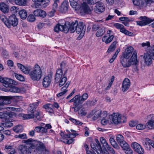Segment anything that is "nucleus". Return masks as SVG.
I'll return each mask as SVG.
<instances>
[{
	"mask_svg": "<svg viewBox=\"0 0 154 154\" xmlns=\"http://www.w3.org/2000/svg\"><path fill=\"white\" fill-rule=\"evenodd\" d=\"M17 66L25 74H29L30 78L33 81H38L42 76V70L38 64L35 65L32 68L30 66L25 67L22 64L17 63Z\"/></svg>",
	"mask_w": 154,
	"mask_h": 154,
	"instance_id": "f257e3e1",
	"label": "nucleus"
},
{
	"mask_svg": "<svg viewBox=\"0 0 154 154\" xmlns=\"http://www.w3.org/2000/svg\"><path fill=\"white\" fill-rule=\"evenodd\" d=\"M68 27H69V31L71 33H73L75 31L77 33L80 34L78 37V40H80L82 38L86 30V26L83 22H80L78 23L77 20H75L71 23L69 22Z\"/></svg>",
	"mask_w": 154,
	"mask_h": 154,
	"instance_id": "f03ea898",
	"label": "nucleus"
},
{
	"mask_svg": "<svg viewBox=\"0 0 154 154\" xmlns=\"http://www.w3.org/2000/svg\"><path fill=\"white\" fill-rule=\"evenodd\" d=\"M12 97L11 96H0V110L4 109L8 110H12L16 111H19L20 108H15L12 107H7L4 108L2 106L5 105L10 104L11 102V100Z\"/></svg>",
	"mask_w": 154,
	"mask_h": 154,
	"instance_id": "7ed1b4c3",
	"label": "nucleus"
},
{
	"mask_svg": "<svg viewBox=\"0 0 154 154\" xmlns=\"http://www.w3.org/2000/svg\"><path fill=\"white\" fill-rule=\"evenodd\" d=\"M138 62L137 54L136 52H134L130 59L123 57V59L121 60L122 66L124 68L129 67L131 64H134L136 66Z\"/></svg>",
	"mask_w": 154,
	"mask_h": 154,
	"instance_id": "20e7f679",
	"label": "nucleus"
},
{
	"mask_svg": "<svg viewBox=\"0 0 154 154\" xmlns=\"http://www.w3.org/2000/svg\"><path fill=\"white\" fill-rule=\"evenodd\" d=\"M1 19L8 28H10L11 26H15L18 23L17 19L14 14L10 16L8 19H7L5 16H2Z\"/></svg>",
	"mask_w": 154,
	"mask_h": 154,
	"instance_id": "39448f33",
	"label": "nucleus"
},
{
	"mask_svg": "<svg viewBox=\"0 0 154 154\" xmlns=\"http://www.w3.org/2000/svg\"><path fill=\"white\" fill-rule=\"evenodd\" d=\"M42 145V143L40 141L33 140L29 142L28 150V154H37L38 150L41 149L39 148Z\"/></svg>",
	"mask_w": 154,
	"mask_h": 154,
	"instance_id": "423d86ee",
	"label": "nucleus"
},
{
	"mask_svg": "<svg viewBox=\"0 0 154 154\" xmlns=\"http://www.w3.org/2000/svg\"><path fill=\"white\" fill-rule=\"evenodd\" d=\"M109 118L112 123L115 125H118L126 121V120H124L123 119L125 118L124 117L122 118L121 115L118 113H114L109 116Z\"/></svg>",
	"mask_w": 154,
	"mask_h": 154,
	"instance_id": "0eeeda50",
	"label": "nucleus"
},
{
	"mask_svg": "<svg viewBox=\"0 0 154 154\" xmlns=\"http://www.w3.org/2000/svg\"><path fill=\"white\" fill-rule=\"evenodd\" d=\"M69 22H67L65 24V26L63 25L60 24H57L54 27V31L57 33H58L59 31H64L65 33L68 32L69 31V27H68L69 26Z\"/></svg>",
	"mask_w": 154,
	"mask_h": 154,
	"instance_id": "6e6552de",
	"label": "nucleus"
},
{
	"mask_svg": "<svg viewBox=\"0 0 154 154\" xmlns=\"http://www.w3.org/2000/svg\"><path fill=\"white\" fill-rule=\"evenodd\" d=\"M139 19L141 20L137 21V23L141 26L147 25L154 21V19L152 20L145 16L140 17Z\"/></svg>",
	"mask_w": 154,
	"mask_h": 154,
	"instance_id": "1a4fd4ad",
	"label": "nucleus"
},
{
	"mask_svg": "<svg viewBox=\"0 0 154 154\" xmlns=\"http://www.w3.org/2000/svg\"><path fill=\"white\" fill-rule=\"evenodd\" d=\"M1 82L3 83L4 86L6 88H8L12 85H16L17 84L16 81L7 78H3L2 79Z\"/></svg>",
	"mask_w": 154,
	"mask_h": 154,
	"instance_id": "9d476101",
	"label": "nucleus"
},
{
	"mask_svg": "<svg viewBox=\"0 0 154 154\" xmlns=\"http://www.w3.org/2000/svg\"><path fill=\"white\" fill-rule=\"evenodd\" d=\"M32 140V139L31 138L24 140L26 144L19 146V149L22 154H28L29 142Z\"/></svg>",
	"mask_w": 154,
	"mask_h": 154,
	"instance_id": "9b49d317",
	"label": "nucleus"
},
{
	"mask_svg": "<svg viewBox=\"0 0 154 154\" xmlns=\"http://www.w3.org/2000/svg\"><path fill=\"white\" fill-rule=\"evenodd\" d=\"M34 2L35 8H38L40 6L44 8L46 7L48 5L49 0H32Z\"/></svg>",
	"mask_w": 154,
	"mask_h": 154,
	"instance_id": "f8f14e48",
	"label": "nucleus"
},
{
	"mask_svg": "<svg viewBox=\"0 0 154 154\" xmlns=\"http://www.w3.org/2000/svg\"><path fill=\"white\" fill-rule=\"evenodd\" d=\"M96 5L94 9L96 13L100 14L104 11L105 7L103 3L99 2H96Z\"/></svg>",
	"mask_w": 154,
	"mask_h": 154,
	"instance_id": "ddd939ff",
	"label": "nucleus"
},
{
	"mask_svg": "<svg viewBox=\"0 0 154 154\" xmlns=\"http://www.w3.org/2000/svg\"><path fill=\"white\" fill-rule=\"evenodd\" d=\"M91 148L95 151L98 154H101L102 152V150L99 141L97 140L96 143H92L91 144Z\"/></svg>",
	"mask_w": 154,
	"mask_h": 154,
	"instance_id": "4468645a",
	"label": "nucleus"
},
{
	"mask_svg": "<svg viewBox=\"0 0 154 154\" xmlns=\"http://www.w3.org/2000/svg\"><path fill=\"white\" fill-rule=\"evenodd\" d=\"M131 146L134 150L139 154H143L144 152L143 149L141 146L137 142L133 143Z\"/></svg>",
	"mask_w": 154,
	"mask_h": 154,
	"instance_id": "2eb2a0df",
	"label": "nucleus"
},
{
	"mask_svg": "<svg viewBox=\"0 0 154 154\" xmlns=\"http://www.w3.org/2000/svg\"><path fill=\"white\" fill-rule=\"evenodd\" d=\"M119 145L123 149L125 150V152L126 154H132V150L130 147L129 146L125 141Z\"/></svg>",
	"mask_w": 154,
	"mask_h": 154,
	"instance_id": "dca6fc26",
	"label": "nucleus"
},
{
	"mask_svg": "<svg viewBox=\"0 0 154 154\" xmlns=\"http://www.w3.org/2000/svg\"><path fill=\"white\" fill-rule=\"evenodd\" d=\"M119 145L123 149L125 150V152L126 154H132V150L130 147L129 146L125 141Z\"/></svg>",
	"mask_w": 154,
	"mask_h": 154,
	"instance_id": "f3484780",
	"label": "nucleus"
},
{
	"mask_svg": "<svg viewBox=\"0 0 154 154\" xmlns=\"http://www.w3.org/2000/svg\"><path fill=\"white\" fill-rule=\"evenodd\" d=\"M136 52L134 51V49L132 47L129 46L125 49L124 54V57L129 58L131 55L132 56L134 52Z\"/></svg>",
	"mask_w": 154,
	"mask_h": 154,
	"instance_id": "a211bd4d",
	"label": "nucleus"
},
{
	"mask_svg": "<svg viewBox=\"0 0 154 154\" xmlns=\"http://www.w3.org/2000/svg\"><path fill=\"white\" fill-rule=\"evenodd\" d=\"M152 56L148 53H144L143 56V59L145 64L147 65H149L152 63Z\"/></svg>",
	"mask_w": 154,
	"mask_h": 154,
	"instance_id": "6ab92c4d",
	"label": "nucleus"
},
{
	"mask_svg": "<svg viewBox=\"0 0 154 154\" xmlns=\"http://www.w3.org/2000/svg\"><path fill=\"white\" fill-rule=\"evenodd\" d=\"M22 91L21 88H19L12 85L8 88L5 89V91L7 92H10L12 93H19L21 92Z\"/></svg>",
	"mask_w": 154,
	"mask_h": 154,
	"instance_id": "aec40b11",
	"label": "nucleus"
},
{
	"mask_svg": "<svg viewBox=\"0 0 154 154\" xmlns=\"http://www.w3.org/2000/svg\"><path fill=\"white\" fill-rule=\"evenodd\" d=\"M71 6L75 9V10H79L81 8V2L78 0H69Z\"/></svg>",
	"mask_w": 154,
	"mask_h": 154,
	"instance_id": "412c9836",
	"label": "nucleus"
},
{
	"mask_svg": "<svg viewBox=\"0 0 154 154\" xmlns=\"http://www.w3.org/2000/svg\"><path fill=\"white\" fill-rule=\"evenodd\" d=\"M80 10L87 14H91V10L87 4L85 2H83L82 4L81 3V8H80Z\"/></svg>",
	"mask_w": 154,
	"mask_h": 154,
	"instance_id": "4be33fe9",
	"label": "nucleus"
},
{
	"mask_svg": "<svg viewBox=\"0 0 154 154\" xmlns=\"http://www.w3.org/2000/svg\"><path fill=\"white\" fill-rule=\"evenodd\" d=\"M130 85V83L129 80L128 79H125L122 84V91L123 92L126 91L129 89Z\"/></svg>",
	"mask_w": 154,
	"mask_h": 154,
	"instance_id": "5701e85b",
	"label": "nucleus"
},
{
	"mask_svg": "<svg viewBox=\"0 0 154 154\" xmlns=\"http://www.w3.org/2000/svg\"><path fill=\"white\" fill-rule=\"evenodd\" d=\"M34 15L36 17H40L44 18L46 15V12L43 10L40 9H37L33 11Z\"/></svg>",
	"mask_w": 154,
	"mask_h": 154,
	"instance_id": "b1692460",
	"label": "nucleus"
},
{
	"mask_svg": "<svg viewBox=\"0 0 154 154\" xmlns=\"http://www.w3.org/2000/svg\"><path fill=\"white\" fill-rule=\"evenodd\" d=\"M70 83V82L69 81H68L67 82L65 86L61 88V92L57 95V97H61L67 92L68 90L67 89V88H68Z\"/></svg>",
	"mask_w": 154,
	"mask_h": 154,
	"instance_id": "393cba45",
	"label": "nucleus"
},
{
	"mask_svg": "<svg viewBox=\"0 0 154 154\" xmlns=\"http://www.w3.org/2000/svg\"><path fill=\"white\" fill-rule=\"evenodd\" d=\"M51 81V76H46L44 77L43 79L42 85L45 88L48 87L50 85Z\"/></svg>",
	"mask_w": 154,
	"mask_h": 154,
	"instance_id": "a878e982",
	"label": "nucleus"
},
{
	"mask_svg": "<svg viewBox=\"0 0 154 154\" xmlns=\"http://www.w3.org/2000/svg\"><path fill=\"white\" fill-rule=\"evenodd\" d=\"M101 111V110H94L91 113V115H94L92 119L94 120H95L100 116Z\"/></svg>",
	"mask_w": 154,
	"mask_h": 154,
	"instance_id": "bb28decb",
	"label": "nucleus"
},
{
	"mask_svg": "<svg viewBox=\"0 0 154 154\" xmlns=\"http://www.w3.org/2000/svg\"><path fill=\"white\" fill-rule=\"evenodd\" d=\"M69 4L68 1H64L62 4L60 8V11L62 13L66 12L68 10Z\"/></svg>",
	"mask_w": 154,
	"mask_h": 154,
	"instance_id": "cd10ccee",
	"label": "nucleus"
},
{
	"mask_svg": "<svg viewBox=\"0 0 154 154\" xmlns=\"http://www.w3.org/2000/svg\"><path fill=\"white\" fill-rule=\"evenodd\" d=\"M65 76V75L63 76V72L61 69H57V70L56 75L55 77V81L56 82H58L60 81V79H61L63 77Z\"/></svg>",
	"mask_w": 154,
	"mask_h": 154,
	"instance_id": "c85d7f7f",
	"label": "nucleus"
},
{
	"mask_svg": "<svg viewBox=\"0 0 154 154\" xmlns=\"http://www.w3.org/2000/svg\"><path fill=\"white\" fill-rule=\"evenodd\" d=\"M5 150L9 152L8 154H17L13 147L9 145L5 146Z\"/></svg>",
	"mask_w": 154,
	"mask_h": 154,
	"instance_id": "c756f323",
	"label": "nucleus"
},
{
	"mask_svg": "<svg viewBox=\"0 0 154 154\" xmlns=\"http://www.w3.org/2000/svg\"><path fill=\"white\" fill-rule=\"evenodd\" d=\"M38 104V102L35 103L30 104L29 107L28 108V113L31 112V113L34 114V111H35Z\"/></svg>",
	"mask_w": 154,
	"mask_h": 154,
	"instance_id": "7c9ffc66",
	"label": "nucleus"
},
{
	"mask_svg": "<svg viewBox=\"0 0 154 154\" xmlns=\"http://www.w3.org/2000/svg\"><path fill=\"white\" fill-rule=\"evenodd\" d=\"M9 7L4 2L0 3V10L4 13H7L9 11Z\"/></svg>",
	"mask_w": 154,
	"mask_h": 154,
	"instance_id": "2f4dec72",
	"label": "nucleus"
},
{
	"mask_svg": "<svg viewBox=\"0 0 154 154\" xmlns=\"http://www.w3.org/2000/svg\"><path fill=\"white\" fill-rule=\"evenodd\" d=\"M146 140L144 146L147 150H149L151 148V146H152V141L148 138H146Z\"/></svg>",
	"mask_w": 154,
	"mask_h": 154,
	"instance_id": "473e14b6",
	"label": "nucleus"
},
{
	"mask_svg": "<svg viewBox=\"0 0 154 154\" xmlns=\"http://www.w3.org/2000/svg\"><path fill=\"white\" fill-rule=\"evenodd\" d=\"M75 102L73 103V105L75 107L78 106L83 102L82 100L80 95H77L75 96Z\"/></svg>",
	"mask_w": 154,
	"mask_h": 154,
	"instance_id": "72a5a7b5",
	"label": "nucleus"
},
{
	"mask_svg": "<svg viewBox=\"0 0 154 154\" xmlns=\"http://www.w3.org/2000/svg\"><path fill=\"white\" fill-rule=\"evenodd\" d=\"M113 35H109V37L107 36H104L102 38V41L104 42L106 44H107L110 43L113 40L114 38Z\"/></svg>",
	"mask_w": 154,
	"mask_h": 154,
	"instance_id": "f704fd0d",
	"label": "nucleus"
},
{
	"mask_svg": "<svg viewBox=\"0 0 154 154\" xmlns=\"http://www.w3.org/2000/svg\"><path fill=\"white\" fill-rule=\"evenodd\" d=\"M16 116L15 114L13 112H10L5 113L4 116V119L12 120L11 119Z\"/></svg>",
	"mask_w": 154,
	"mask_h": 154,
	"instance_id": "c9c22d12",
	"label": "nucleus"
},
{
	"mask_svg": "<svg viewBox=\"0 0 154 154\" xmlns=\"http://www.w3.org/2000/svg\"><path fill=\"white\" fill-rule=\"evenodd\" d=\"M117 42L115 41L112 42L109 47L107 52L110 53L113 52L116 48V44Z\"/></svg>",
	"mask_w": 154,
	"mask_h": 154,
	"instance_id": "e433bc0d",
	"label": "nucleus"
},
{
	"mask_svg": "<svg viewBox=\"0 0 154 154\" xmlns=\"http://www.w3.org/2000/svg\"><path fill=\"white\" fill-rule=\"evenodd\" d=\"M52 107L53 105L51 104H46L43 106V107L49 113H52L53 112V110L52 108Z\"/></svg>",
	"mask_w": 154,
	"mask_h": 154,
	"instance_id": "4c0bfd02",
	"label": "nucleus"
},
{
	"mask_svg": "<svg viewBox=\"0 0 154 154\" xmlns=\"http://www.w3.org/2000/svg\"><path fill=\"white\" fill-rule=\"evenodd\" d=\"M105 28L104 27H101L96 33V36L97 37L102 36L105 32Z\"/></svg>",
	"mask_w": 154,
	"mask_h": 154,
	"instance_id": "58836bf2",
	"label": "nucleus"
},
{
	"mask_svg": "<svg viewBox=\"0 0 154 154\" xmlns=\"http://www.w3.org/2000/svg\"><path fill=\"white\" fill-rule=\"evenodd\" d=\"M13 130L16 133H18L22 132L23 128L22 125H18L14 127Z\"/></svg>",
	"mask_w": 154,
	"mask_h": 154,
	"instance_id": "ea45409f",
	"label": "nucleus"
},
{
	"mask_svg": "<svg viewBox=\"0 0 154 154\" xmlns=\"http://www.w3.org/2000/svg\"><path fill=\"white\" fill-rule=\"evenodd\" d=\"M39 148H41V149L38 150V152H39V154H48L49 152L46 149L43 144L42 143V145L40 146Z\"/></svg>",
	"mask_w": 154,
	"mask_h": 154,
	"instance_id": "a19ab883",
	"label": "nucleus"
},
{
	"mask_svg": "<svg viewBox=\"0 0 154 154\" xmlns=\"http://www.w3.org/2000/svg\"><path fill=\"white\" fill-rule=\"evenodd\" d=\"M27 13L25 10H21L19 12V14L20 17L22 19H25L27 15Z\"/></svg>",
	"mask_w": 154,
	"mask_h": 154,
	"instance_id": "79ce46f5",
	"label": "nucleus"
},
{
	"mask_svg": "<svg viewBox=\"0 0 154 154\" xmlns=\"http://www.w3.org/2000/svg\"><path fill=\"white\" fill-rule=\"evenodd\" d=\"M146 128L150 129H154V119L149 120L146 124Z\"/></svg>",
	"mask_w": 154,
	"mask_h": 154,
	"instance_id": "37998d69",
	"label": "nucleus"
},
{
	"mask_svg": "<svg viewBox=\"0 0 154 154\" xmlns=\"http://www.w3.org/2000/svg\"><path fill=\"white\" fill-rule=\"evenodd\" d=\"M60 66V68L58 69H61L62 72H63V71H64V72L63 74L64 76L67 73L68 69L67 68H66V64L64 62H62L61 63Z\"/></svg>",
	"mask_w": 154,
	"mask_h": 154,
	"instance_id": "c03bdc74",
	"label": "nucleus"
},
{
	"mask_svg": "<svg viewBox=\"0 0 154 154\" xmlns=\"http://www.w3.org/2000/svg\"><path fill=\"white\" fill-rule=\"evenodd\" d=\"M141 45L142 47L144 48L146 52L150 47V43L149 41L146 42L142 43L141 44Z\"/></svg>",
	"mask_w": 154,
	"mask_h": 154,
	"instance_id": "a18cd8bd",
	"label": "nucleus"
},
{
	"mask_svg": "<svg viewBox=\"0 0 154 154\" xmlns=\"http://www.w3.org/2000/svg\"><path fill=\"white\" fill-rule=\"evenodd\" d=\"M5 122L3 123V126L7 127H10L13 126V124L11 122L12 120L4 119Z\"/></svg>",
	"mask_w": 154,
	"mask_h": 154,
	"instance_id": "49530a36",
	"label": "nucleus"
},
{
	"mask_svg": "<svg viewBox=\"0 0 154 154\" xmlns=\"http://www.w3.org/2000/svg\"><path fill=\"white\" fill-rule=\"evenodd\" d=\"M116 140L119 145L125 141L124 140L123 136L121 134H118L117 135Z\"/></svg>",
	"mask_w": 154,
	"mask_h": 154,
	"instance_id": "de8ad7c7",
	"label": "nucleus"
},
{
	"mask_svg": "<svg viewBox=\"0 0 154 154\" xmlns=\"http://www.w3.org/2000/svg\"><path fill=\"white\" fill-rule=\"evenodd\" d=\"M15 3L20 6H25L26 4V0H14Z\"/></svg>",
	"mask_w": 154,
	"mask_h": 154,
	"instance_id": "09e8293b",
	"label": "nucleus"
},
{
	"mask_svg": "<svg viewBox=\"0 0 154 154\" xmlns=\"http://www.w3.org/2000/svg\"><path fill=\"white\" fill-rule=\"evenodd\" d=\"M22 117L24 119H28L33 118L34 117V114H23Z\"/></svg>",
	"mask_w": 154,
	"mask_h": 154,
	"instance_id": "8fccbe9b",
	"label": "nucleus"
},
{
	"mask_svg": "<svg viewBox=\"0 0 154 154\" xmlns=\"http://www.w3.org/2000/svg\"><path fill=\"white\" fill-rule=\"evenodd\" d=\"M120 31L121 32H122L124 34H125L126 35H128L130 36H132V35L133 33L131 32H129L126 29L124 28V26L122 28L120 29Z\"/></svg>",
	"mask_w": 154,
	"mask_h": 154,
	"instance_id": "3c124183",
	"label": "nucleus"
},
{
	"mask_svg": "<svg viewBox=\"0 0 154 154\" xmlns=\"http://www.w3.org/2000/svg\"><path fill=\"white\" fill-rule=\"evenodd\" d=\"M100 140L103 148H105L109 145L104 137H101Z\"/></svg>",
	"mask_w": 154,
	"mask_h": 154,
	"instance_id": "603ef678",
	"label": "nucleus"
},
{
	"mask_svg": "<svg viewBox=\"0 0 154 154\" xmlns=\"http://www.w3.org/2000/svg\"><path fill=\"white\" fill-rule=\"evenodd\" d=\"M67 80V77L66 76H64L63 78L60 79V81H59V86L60 87L62 86L66 82Z\"/></svg>",
	"mask_w": 154,
	"mask_h": 154,
	"instance_id": "864d4df0",
	"label": "nucleus"
},
{
	"mask_svg": "<svg viewBox=\"0 0 154 154\" xmlns=\"http://www.w3.org/2000/svg\"><path fill=\"white\" fill-rule=\"evenodd\" d=\"M27 20L30 22H33L36 19L34 15L31 14L28 17Z\"/></svg>",
	"mask_w": 154,
	"mask_h": 154,
	"instance_id": "5fc2aeb1",
	"label": "nucleus"
},
{
	"mask_svg": "<svg viewBox=\"0 0 154 154\" xmlns=\"http://www.w3.org/2000/svg\"><path fill=\"white\" fill-rule=\"evenodd\" d=\"M146 128V125H145L142 124H139L136 126V129L139 130H143Z\"/></svg>",
	"mask_w": 154,
	"mask_h": 154,
	"instance_id": "6e6d98bb",
	"label": "nucleus"
},
{
	"mask_svg": "<svg viewBox=\"0 0 154 154\" xmlns=\"http://www.w3.org/2000/svg\"><path fill=\"white\" fill-rule=\"evenodd\" d=\"M69 119L75 125H81L82 124L81 122L76 119L72 118H70Z\"/></svg>",
	"mask_w": 154,
	"mask_h": 154,
	"instance_id": "4d7b16f0",
	"label": "nucleus"
},
{
	"mask_svg": "<svg viewBox=\"0 0 154 154\" xmlns=\"http://www.w3.org/2000/svg\"><path fill=\"white\" fill-rule=\"evenodd\" d=\"M15 137L16 138H19L21 139L27 138L26 135L25 134H20L18 135H16L15 136Z\"/></svg>",
	"mask_w": 154,
	"mask_h": 154,
	"instance_id": "13d9d810",
	"label": "nucleus"
},
{
	"mask_svg": "<svg viewBox=\"0 0 154 154\" xmlns=\"http://www.w3.org/2000/svg\"><path fill=\"white\" fill-rule=\"evenodd\" d=\"M147 53H148L152 56H154V45L152 46L150 48H149Z\"/></svg>",
	"mask_w": 154,
	"mask_h": 154,
	"instance_id": "bf43d9fd",
	"label": "nucleus"
},
{
	"mask_svg": "<svg viewBox=\"0 0 154 154\" xmlns=\"http://www.w3.org/2000/svg\"><path fill=\"white\" fill-rule=\"evenodd\" d=\"M88 97V94L87 93H85L80 96L83 102L87 99Z\"/></svg>",
	"mask_w": 154,
	"mask_h": 154,
	"instance_id": "052dcab7",
	"label": "nucleus"
},
{
	"mask_svg": "<svg viewBox=\"0 0 154 154\" xmlns=\"http://www.w3.org/2000/svg\"><path fill=\"white\" fill-rule=\"evenodd\" d=\"M100 28H101L100 25L94 24L92 26V30L93 31H96Z\"/></svg>",
	"mask_w": 154,
	"mask_h": 154,
	"instance_id": "680f3d73",
	"label": "nucleus"
},
{
	"mask_svg": "<svg viewBox=\"0 0 154 154\" xmlns=\"http://www.w3.org/2000/svg\"><path fill=\"white\" fill-rule=\"evenodd\" d=\"M96 101L95 100L92 101L89 100L87 101L86 103L87 105L91 106L95 105L96 103Z\"/></svg>",
	"mask_w": 154,
	"mask_h": 154,
	"instance_id": "e2e57ef3",
	"label": "nucleus"
},
{
	"mask_svg": "<svg viewBox=\"0 0 154 154\" xmlns=\"http://www.w3.org/2000/svg\"><path fill=\"white\" fill-rule=\"evenodd\" d=\"M18 8L15 6H13L11 7L10 11L13 14L17 13V12Z\"/></svg>",
	"mask_w": 154,
	"mask_h": 154,
	"instance_id": "0e129e2a",
	"label": "nucleus"
},
{
	"mask_svg": "<svg viewBox=\"0 0 154 154\" xmlns=\"http://www.w3.org/2000/svg\"><path fill=\"white\" fill-rule=\"evenodd\" d=\"M79 114V115H82L85 116L86 114V112H85V110L84 108H82L79 109L78 112Z\"/></svg>",
	"mask_w": 154,
	"mask_h": 154,
	"instance_id": "69168bd1",
	"label": "nucleus"
},
{
	"mask_svg": "<svg viewBox=\"0 0 154 154\" xmlns=\"http://www.w3.org/2000/svg\"><path fill=\"white\" fill-rule=\"evenodd\" d=\"M15 77L17 80L21 81H23L24 80V77L21 75L17 74L15 75Z\"/></svg>",
	"mask_w": 154,
	"mask_h": 154,
	"instance_id": "338daca9",
	"label": "nucleus"
},
{
	"mask_svg": "<svg viewBox=\"0 0 154 154\" xmlns=\"http://www.w3.org/2000/svg\"><path fill=\"white\" fill-rule=\"evenodd\" d=\"M105 149H107L110 152L113 154H114L115 153V150L113 149L110 146L108 145V146H107Z\"/></svg>",
	"mask_w": 154,
	"mask_h": 154,
	"instance_id": "774afa93",
	"label": "nucleus"
}]
</instances>
